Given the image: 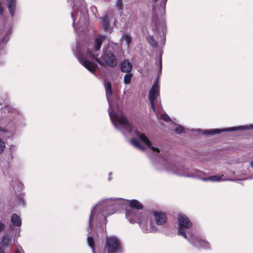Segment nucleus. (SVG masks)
<instances>
[{"instance_id":"nucleus-11","label":"nucleus","mask_w":253,"mask_h":253,"mask_svg":"<svg viewBox=\"0 0 253 253\" xmlns=\"http://www.w3.org/2000/svg\"><path fill=\"white\" fill-rule=\"evenodd\" d=\"M75 54L79 61L83 66L87 69L90 72L95 74V69L97 66L96 64L84 59V55L81 53L78 48L77 49Z\"/></svg>"},{"instance_id":"nucleus-7","label":"nucleus","mask_w":253,"mask_h":253,"mask_svg":"<svg viewBox=\"0 0 253 253\" xmlns=\"http://www.w3.org/2000/svg\"><path fill=\"white\" fill-rule=\"evenodd\" d=\"M129 124L131 126H132L129 123ZM117 125L118 126L120 127V128H118V127L116 128L121 131L123 135L126 137H127V136L126 135L125 132L123 130V129L126 130L127 132L130 133L131 135H132V133H134V134L137 137V138L140 141H141L145 145H146L149 149L151 152L153 153L155 155H157L160 153V150L159 149L155 148L154 147L151 146V142L145 134L141 133L137 130H134L133 132H132V128H131V130L130 131H128L124 127H122V126H120L118 123H117ZM131 127L132 128H133L132 126H131Z\"/></svg>"},{"instance_id":"nucleus-5","label":"nucleus","mask_w":253,"mask_h":253,"mask_svg":"<svg viewBox=\"0 0 253 253\" xmlns=\"http://www.w3.org/2000/svg\"><path fill=\"white\" fill-rule=\"evenodd\" d=\"M106 97L109 103V109L108 111L109 115L114 126L116 128H120L117 125V123L120 126L124 127L128 131L131 130V126L129 124L128 121L124 116L123 113L119 108H117V112L114 110L113 101L112 99L113 91L111 87V84L108 82L105 84Z\"/></svg>"},{"instance_id":"nucleus-22","label":"nucleus","mask_w":253,"mask_h":253,"mask_svg":"<svg viewBox=\"0 0 253 253\" xmlns=\"http://www.w3.org/2000/svg\"><path fill=\"white\" fill-rule=\"evenodd\" d=\"M11 186L14 189L16 190H21L23 187V184L19 182L17 179L14 180L11 182Z\"/></svg>"},{"instance_id":"nucleus-23","label":"nucleus","mask_w":253,"mask_h":253,"mask_svg":"<svg viewBox=\"0 0 253 253\" xmlns=\"http://www.w3.org/2000/svg\"><path fill=\"white\" fill-rule=\"evenodd\" d=\"M147 42L149 44L154 48H157L158 47V43L155 40L153 36L149 35L147 37Z\"/></svg>"},{"instance_id":"nucleus-25","label":"nucleus","mask_w":253,"mask_h":253,"mask_svg":"<svg viewBox=\"0 0 253 253\" xmlns=\"http://www.w3.org/2000/svg\"><path fill=\"white\" fill-rule=\"evenodd\" d=\"M101 23L103 28L105 30H108L109 28V18L107 16L101 18Z\"/></svg>"},{"instance_id":"nucleus-6","label":"nucleus","mask_w":253,"mask_h":253,"mask_svg":"<svg viewBox=\"0 0 253 253\" xmlns=\"http://www.w3.org/2000/svg\"><path fill=\"white\" fill-rule=\"evenodd\" d=\"M74 3L73 12L71 13L73 25L75 29L82 30L85 28L87 24L88 14L86 4L83 0H67Z\"/></svg>"},{"instance_id":"nucleus-34","label":"nucleus","mask_w":253,"mask_h":253,"mask_svg":"<svg viewBox=\"0 0 253 253\" xmlns=\"http://www.w3.org/2000/svg\"><path fill=\"white\" fill-rule=\"evenodd\" d=\"M7 109L8 110V112L9 113H11L12 114H16L18 113V112H17V111L16 109H15L14 108H12L11 107H9L8 106V107H7Z\"/></svg>"},{"instance_id":"nucleus-10","label":"nucleus","mask_w":253,"mask_h":253,"mask_svg":"<svg viewBox=\"0 0 253 253\" xmlns=\"http://www.w3.org/2000/svg\"><path fill=\"white\" fill-rule=\"evenodd\" d=\"M146 214V213H145V215H143L138 223L143 232L148 233L156 232V227L153 224L151 220L148 221Z\"/></svg>"},{"instance_id":"nucleus-39","label":"nucleus","mask_w":253,"mask_h":253,"mask_svg":"<svg viewBox=\"0 0 253 253\" xmlns=\"http://www.w3.org/2000/svg\"><path fill=\"white\" fill-rule=\"evenodd\" d=\"M15 253H20V252L18 250H17L15 251Z\"/></svg>"},{"instance_id":"nucleus-1","label":"nucleus","mask_w":253,"mask_h":253,"mask_svg":"<svg viewBox=\"0 0 253 253\" xmlns=\"http://www.w3.org/2000/svg\"><path fill=\"white\" fill-rule=\"evenodd\" d=\"M127 205L130 209L126 211V218L130 223H139L141 218L145 215V213L140 214L137 211L143 208L142 205L139 201L136 200L129 201L122 198H111L101 201L91 210L87 230H89L90 227L92 220H98L99 222L100 220H105L107 215L116 212L120 208H126Z\"/></svg>"},{"instance_id":"nucleus-38","label":"nucleus","mask_w":253,"mask_h":253,"mask_svg":"<svg viewBox=\"0 0 253 253\" xmlns=\"http://www.w3.org/2000/svg\"><path fill=\"white\" fill-rule=\"evenodd\" d=\"M160 67L161 68H162V59H161L160 60Z\"/></svg>"},{"instance_id":"nucleus-9","label":"nucleus","mask_w":253,"mask_h":253,"mask_svg":"<svg viewBox=\"0 0 253 253\" xmlns=\"http://www.w3.org/2000/svg\"><path fill=\"white\" fill-rule=\"evenodd\" d=\"M160 95V88L158 84L156 83H154L149 91L148 95V99L151 103V107L153 109L155 114L158 116L156 112L155 102H156L159 98Z\"/></svg>"},{"instance_id":"nucleus-32","label":"nucleus","mask_w":253,"mask_h":253,"mask_svg":"<svg viewBox=\"0 0 253 253\" xmlns=\"http://www.w3.org/2000/svg\"><path fill=\"white\" fill-rule=\"evenodd\" d=\"M5 148V142L2 139H0V154H1Z\"/></svg>"},{"instance_id":"nucleus-14","label":"nucleus","mask_w":253,"mask_h":253,"mask_svg":"<svg viewBox=\"0 0 253 253\" xmlns=\"http://www.w3.org/2000/svg\"><path fill=\"white\" fill-rule=\"evenodd\" d=\"M156 32L160 36L161 41L160 43L164 45L166 41V34L167 33L166 23L165 21H163L161 23L158 24L156 26Z\"/></svg>"},{"instance_id":"nucleus-40","label":"nucleus","mask_w":253,"mask_h":253,"mask_svg":"<svg viewBox=\"0 0 253 253\" xmlns=\"http://www.w3.org/2000/svg\"><path fill=\"white\" fill-rule=\"evenodd\" d=\"M250 164H251V166L252 167H253V161L252 162H251Z\"/></svg>"},{"instance_id":"nucleus-42","label":"nucleus","mask_w":253,"mask_h":253,"mask_svg":"<svg viewBox=\"0 0 253 253\" xmlns=\"http://www.w3.org/2000/svg\"><path fill=\"white\" fill-rule=\"evenodd\" d=\"M10 229H13V227H10Z\"/></svg>"},{"instance_id":"nucleus-41","label":"nucleus","mask_w":253,"mask_h":253,"mask_svg":"<svg viewBox=\"0 0 253 253\" xmlns=\"http://www.w3.org/2000/svg\"><path fill=\"white\" fill-rule=\"evenodd\" d=\"M153 9H154V10H155V8L154 6L153 7Z\"/></svg>"},{"instance_id":"nucleus-2","label":"nucleus","mask_w":253,"mask_h":253,"mask_svg":"<svg viewBox=\"0 0 253 253\" xmlns=\"http://www.w3.org/2000/svg\"><path fill=\"white\" fill-rule=\"evenodd\" d=\"M156 167L158 169L165 170L179 176L197 178L204 181L218 182L224 180L222 179L224 177L223 174L200 177L199 175L188 171V168L184 166L180 163L172 162L168 157L160 158L159 161L156 164Z\"/></svg>"},{"instance_id":"nucleus-17","label":"nucleus","mask_w":253,"mask_h":253,"mask_svg":"<svg viewBox=\"0 0 253 253\" xmlns=\"http://www.w3.org/2000/svg\"><path fill=\"white\" fill-rule=\"evenodd\" d=\"M16 2V0H6V5L11 17H13L14 15Z\"/></svg>"},{"instance_id":"nucleus-16","label":"nucleus","mask_w":253,"mask_h":253,"mask_svg":"<svg viewBox=\"0 0 253 253\" xmlns=\"http://www.w3.org/2000/svg\"><path fill=\"white\" fill-rule=\"evenodd\" d=\"M11 222L12 225L15 227H20L22 224V221L20 217L16 213H14L11 215ZM17 231L18 232V235H19L20 228H18L17 229Z\"/></svg>"},{"instance_id":"nucleus-18","label":"nucleus","mask_w":253,"mask_h":253,"mask_svg":"<svg viewBox=\"0 0 253 253\" xmlns=\"http://www.w3.org/2000/svg\"><path fill=\"white\" fill-rule=\"evenodd\" d=\"M121 70L122 72L128 73H130L132 65L128 60H124L121 64Z\"/></svg>"},{"instance_id":"nucleus-31","label":"nucleus","mask_w":253,"mask_h":253,"mask_svg":"<svg viewBox=\"0 0 253 253\" xmlns=\"http://www.w3.org/2000/svg\"><path fill=\"white\" fill-rule=\"evenodd\" d=\"M175 132L177 134H180L182 132H184L185 131V128L184 127H183L181 126H178L175 129Z\"/></svg>"},{"instance_id":"nucleus-30","label":"nucleus","mask_w":253,"mask_h":253,"mask_svg":"<svg viewBox=\"0 0 253 253\" xmlns=\"http://www.w3.org/2000/svg\"><path fill=\"white\" fill-rule=\"evenodd\" d=\"M17 200L20 205H25V201L23 199V196L21 195H19L17 197Z\"/></svg>"},{"instance_id":"nucleus-33","label":"nucleus","mask_w":253,"mask_h":253,"mask_svg":"<svg viewBox=\"0 0 253 253\" xmlns=\"http://www.w3.org/2000/svg\"><path fill=\"white\" fill-rule=\"evenodd\" d=\"M157 1H158V0H153V1L154 3H155ZM167 1V0H162V1H161V3L160 4V7L163 10L165 9V7H166V4Z\"/></svg>"},{"instance_id":"nucleus-28","label":"nucleus","mask_w":253,"mask_h":253,"mask_svg":"<svg viewBox=\"0 0 253 253\" xmlns=\"http://www.w3.org/2000/svg\"><path fill=\"white\" fill-rule=\"evenodd\" d=\"M16 150V148L15 146L14 145H10L9 147V151L10 152L8 156L10 157L11 159H12L13 158V155L12 154V153L15 152Z\"/></svg>"},{"instance_id":"nucleus-20","label":"nucleus","mask_w":253,"mask_h":253,"mask_svg":"<svg viewBox=\"0 0 253 253\" xmlns=\"http://www.w3.org/2000/svg\"><path fill=\"white\" fill-rule=\"evenodd\" d=\"M17 132V128L14 124L9 125L7 126L4 132L9 134V136L13 137Z\"/></svg>"},{"instance_id":"nucleus-24","label":"nucleus","mask_w":253,"mask_h":253,"mask_svg":"<svg viewBox=\"0 0 253 253\" xmlns=\"http://www.w3.org/2000/svg\"><path fill=\"white\" fill-rule=\"evenodd\" d=\"M122 40L125 41L128 47H129L130 44L131 42V37L128 34H124L122 37Z\"/></svg>"},{"instance_id":"nucleus-36","label":"nucleus","mask_w":253,"mask_h":253,"mask_svg":"<svg viewBox=\"0 0 253 253\" xmlns=\"http://www.w3.org/2000/svg\"><path fill=\"white\" fill-rule=\"evenodd\" d=\"M5 228V224L2 222L0 221V233L2 231H3L4 230Z\"/></svg>"},{"instance_id":"nucleus-29","label":"nucleus","mask_w":253,"mask_h":253,"mask_svg":"<svg viewBox=\"0 0 253 253\" xmlns=\"http://www.w3.org/2000/svg\"><path fill=\"white\" fill-rule=\"evenodd\" d=\"M116 5L117 7L118 8V10L120 11V13H122V10L123 8V4L122 2V0H117L116 1Z\"/></svg>"},{"instance_id":"nucleus-15","label":"nucleus","mask_w":253,"mask_h":253,"mask_svg":"<svg viewBox=\"0 0 253 253\" xmlns=\"http://www.w3.org/2000/svg\"><path fill=\"white\" fill-rule=\"evenodd\" d=\"M14 242L15 237L10 233H5L1 237V243L4 247H11Z\"/></svg>"},{"instance_id":"nucleus-12","label":"nucleus","mask_w":253,"mask_h":253,"mask_svg":"<svg viewBox=\"0 0 253 253\" xmlns=\"http://www.w3.org/2000/svg\"><path fill=\"white\" fill-rule=\"evenodd\" d=\"M253 128V125L246 126H239L238 127H229L226 129H212L210 130H206L203 131V133L206 135H212L215 134L219 133L223 131H232L237 130H244L247 129Z\"/></svg>"},{"instance_id":"nucleus-21","label":"nucleus","mask_w":253,"mask_h":253,"mask_svg":"<svg viewBox=\"0 0 253 253\" xmlns=\"http://www.w3.org/2000/svg\"><path fill=\"white\" fill-rule=\"evenodd\" d=\"M130 143L132 145L141 150H144L145 149L144 147L141 145L139 141L135 138H132L130 140Z\"/></svg>"},{"instance_id":"nucleus-13","label":"nucleus","mask_w":253,"mask_h":253,"mask_svg":"<svg viewBox=\"0 0 253 253\" xmlns=\"http://www.w3.org/2000/svg\"><path fill=\"white\" fill-rule=\"evenodd\" d=\"M155 220V223L158 226L164 225L167 222L168 217L165 212L158 211H153L151 212Z\"/></svg>"},{"instance_id":"nucleus-19","label":"nucleus","mask_w":253,"mask_h":253,"mask_svg":"<svg viewBox=\"0 0 253 253\" xmlns=\"http://www.w3.org/2000/svg\"><path fill=\"white\" fill-rule=\"evenodd\" d=\"M12 33L11 28L8 29L4 36L0 40V48H1L9 40V37Z\"/></svg>"},{"instance_id":"nucleus-8","label":"nucleus","mask_w":253,"mask_h":253,"mask_svg":"<svg viewBox=\"0 0 253 253\" xmlns=\"http://www.w3.org/2000/svg\"><path fill=\"white\" fill-rule=\"evenodd\" d=\"M105 250L107 253H122V248L120 242L115 237L106 238Z\"/></svg>"},{"instance_id":"nucleus-27","label":"nucleus","mask_w":253,"mask_h":253,"mask_svg":"<svg viewBox=\"0 0 253 253\" xmlns=\"http://www.w3.org/2000/svg\"><path fill=\"white\" fill-rule=\"evenodd\" d=\"M132 77V74L130 73H126L124 76V82L126 84H129L130 83Z\"/></svg>"},{"instance_id":"nucleus-4","label":"nucleus","mask_w":253,"mask_h":253,"mask_svg":"<svg viewBox=\"0 0 253 253\" xmlns=\"http://www.w3.org/2000/svg\"><path fill=\"white\" fill-rule=\"evenodd\" d=\"M178 229L177 235L187 240L189 243L197 248L209 249V243L198 236L190 230L192 223L185 214L180 213L177 215Z\"/></svg>"},{"instance_id":"nucleus-35","label":"nucleus","mask_w":253,"mask_h":253,"mask_svg":"<svg viewBox=\"0 0 253 253\" xmlns=\"http://www.w3.org/2000/svg\"><path fill=\"white\" fill-rule=\"evenodd\" d=\"M161 119L166 122H169L170 120V118L169 116L166 114H163L161 115Z\"/></svg>"},{"instance_id":"nucleus-37","label":"nucleus","mask_w":253,"mask_h":253,"mask_svg":"<svg viewBox=\"0 0 253 253\" xmlns=\"http://www.w3.org/2000/svg\"><path fill=\"white\" fill-rule=\"evenodd\" d=\"M111 175H112V173H109V180H111V177H111Z\"/></svg>"},{"instance_id":"nucleus-3","label":"nucleus","mask_w":253,"mask_h":253,"mask_svg":"<svg viewBox=\"0 0 253 253\" xmlns=\"http://www.w3.org/2000/svg\"><path fill=\"white\" fill-rule=\"evenodd\" d=\"M106 39L105 35H99L94 39L93 48H87V54L90 59H94L96 61L102 66H108L115 67L117 65V60L113 52V47L110 44H108L103 49V52L100 58H98V51L100 49L103 41Z\"/></svg>"},{"instance_id":"nucleus-26","label":"nucleus","mask_w":253,"mask_h":253,"mask_svg":"<svg viewBox=\"0 0 253 253\" xmlns=\"http://www.w3.org/2000/svg\"><path fill=\"white\" fill-rule=\"evenodd\" d=\"M87 243L88 246L91 248L92 253H95V250L94 248V239L92 237L90 236L89 235L87 236Z\"/></svg>"}]
</instances>
